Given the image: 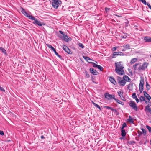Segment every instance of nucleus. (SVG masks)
<instances>
[{
  "instance_id": "1",
  "label": "nucleus",
  "mask_w": 151,
  "mask_h": 151,
  "mask_svg": "<svg viewBox=\"0 0 151 151\" xmlns=\"http://www.w3.org/2000/svg\"><path fill=\"white\" fill-rule=\"evenodd\" d=\"M122 62H116L115 63V70L116 73L119 75H123L125 74L123 70L124 67L121 65Z\"/></svg>"
},
{
  "instance_id": "2",
  "label": "nucleus",
  "mask_w": 151,
  "mask_h": 151,
  "mask_svg": "<svg viewBox=\"0 0 151 151\" xmlns=\"http://www.w3.org/2000/svg\"><path fill=\"white\" fill-rule=\"evenodd\" d=\"M21 12L24 16L28 17L29 19L31 20L35 19V17L30 14H31L30 12L29 13H27L22 7H21Z\"/></svg>"
},
{
  "instance_id": "3",
  "label": "nucleus",
  "mask_w": 151,
  "mask_h": 151,
  "mask_svg": "<svg viewBox=\"0 0 151 151\" xmlns=\"http://www.w3.org/2000/svg\"><path fill=\"white\" fill-rule=\"evenodd\" d=\"M62 3L61 1L59 0H52L51 4L53 8L57 9Z\"/></svg>"
},
{
  "instance_id": "4",
  "label": "nucleus",
  "mask_w": 151,
  "mask_h": 151,
  "mask_svg": "<svg viewBox=\"0 0 151 151\" xmlns=\"http://www.w3.org/2000/svg\"><path fill=\"white\" fill-rule=\"evenodd\" d=\"M129 106L135 111H138V109L137 106V105L134 101H131L129 103Z\"/></svg>"
},
{
  "instance_id": "5",
  "label": "nucleus",
  "mask_w": 151,
  "mask_h": 151,
  "mask_svg": "<svg viewBox=\"0 0 151 151\" xmlns=\"http://www.w3.org/2000/svg\"><path fill=\"white\" fill-rule=\"evenodd\" d=\"M46 45L48 47L51 49V50L54 51L56 55L58 57L60 58L61 59L62 58V56L58 54L56 52V50L55 48L53 47L52 45L48 44H46Z\"/></svg>"
},
{
  "instance_id": "6",
  "label": "nucleus",
  "mask_w": 151,
  "mask_h": 151,
  "mask_svg": "<svg viewBox=\"0 0 151 151\" xmlns=\"http://www.w3.org/2000/svg\"><path fill=\"white\" fill-rule=\"evenodd\" d=\"M32 20H34V22H33V23L35 25H37L40 26H42V25H45L44 23L42 22L38 21L37 19H36L35 17V19H32Z\"/></svg>"
},
{
  "instance_id": "7",
  "label": "nucleus",
  "mask_w": 151,
  "mask_h": 151,
  "mask_svg": "<svg viewBox=\"0 0 151 151\" xmlns=\"http://www.w3.org/2000/svg\"><path fill=\"white\" fill-rule=\"evenodd\" d=\"M148 65V63L146 62H144L142 65L139 66L138 67V69L139 70H144L147 68Z\"/></svg>"
},
{
  "instance_id": "8",
  "label": "nucleus",
  "mask_w": 151,
  "mask_h": 151,
  "mask_svg": "<svg viewBox=\"0 0 151 151\" xmlns=\"http://www.w3.org/2000/svg\"><path fill=\"white\" fill-rule=\"evenodd\" d=\"M104 96L105 98L109 100L113 99L114 100L115 99V95L114 94L111 95L108 93H106L104 94Z\"/></svg>"
},
{
  "instance_id": "9",
  "label": "nucleus",
  "mask_w": 151,
  "mask_h": 151,
  "mask_svg": "<svg viewBox=\"0 0 151 151\" xmlns=\"http://www.w3.org/2000/svg\"><path fill=\"white\" fill-rule=\"evenodd\" d=\"M63 50L68 54H71L72 53V51L66 46L63 45Z\"/></svg>"
},
{
  "instance_id": "10",
  "label": "nucleus",
  "mask_w": 151,
  "mask_h": 151,
  "mask_svg": "<svg viewBox=\"0 0 151 151\" xmlns=\"http://www.w3.org/2000/svg\"><path fill=\"white\" fill-rule=\"evenodd\" d=\"M144 83V78L142 77H141V80L140 81V83L139 84V89H143Z\"/></svg>"
},
{
  "instance_id": "11",
  "label": "nucleus",
  "mask_w": 151,
  "mask_h": 151,
  "mask_svg": "<svg viewBox=\"0 0 151 151\" xmlns=\"http://www.w3.org/2000/svg\"><path fill=\"white\" fill-rule=\"evenodd\" d=\"M109 78L110 82L114 85H116V82L114 78L111 76L109 77Z\"/></svg>"
},
{
  "instance_id": "12",
  "label": "nucleus",
  "mask_w": 151,
  "mask_h": 151,
  "mask_svg": "<svg viewBox=\"0 0 151 151\" xmlns=\"http://www.w3.org/2000/svg\"><path fill=\"white\" fill-rule=\"evenodd\" d=\"M89 71L92 74L94 75H96L99 73L96 70L92 68H90L89 69Z\"/></svg>"
},
{
  "instance_id": "13",
  "label": "nucleus",
  "mask_w": 151,
  "mask_h": 151,
  "mask_svg": "<svg viewBox=\"0 0 151 151\" xmlns=\"http://www.w3.org/2000/svg\"><path fill=\"white\" fill-rule=\"evenodd\" d=\"M144 95V96L149 101L151 99V97L147 93V92L145 91H143Z\"/></svg>"
},
{
  "instance_id": "14",
  "label": "nucleus",
  "mask_w": 151,
  "mask_h": 151,
  "mask_svg": "<svg viewBox=\"0 0 151 151\" xmlns=\"http://www.w3.org/2000/svg\"><path fill=\"white\" fill-rule=\"evenodd\" d=\"M123 79L124 80L127 82H130L131 81V79L127 75L124 76L123 77Z\"/></svg>"
},
{
  "instance_id": "15",
  "label": "nucleus",
  "mask_w": 151,
  "mask_h": 151,
  "mask_svg": "<svg viewBox=\"0 0 151 151\" xmlns=\"http://www.w3.org/2000/svg\"><path fill=\"white\" fill-rule=\"evenodd\" d=\"M144 40L146 42H151V37L146 36L144 37Z\"/></svg>"
},
{
  "instance_id": "16",
  "label": "nucleus",
  "mask_w": 151,
  "mask_h": 151,
  "mask_svg": "<svg viewBox=\"0 0 151 151\" xmlns=\"http://www.w3.org/2000/svg\"><path fill=\"white\" fill-rule=\"evenodd\" d=\"M145 111L147 110L148 112L150 113L151 114V109L149 105H147L145 106Z\"/></svg>"
},
{
  "instance_id": "17",
  "label": "nucleus",
  "mask_w": 151,
  "mask_h": 151,
  "mask_svg": "<svg viewBox=\"0 0 151 151\" xmlns=\"http://www.w3.org/2000/svg\"><path fill=\"white\" fill-rule=\"evenodd\" d=\"M127 121L131 123H134V119H133L130 116H129V118L127 119Z\"/></svg>"
},
{
  "instance_id": "18",
  "label": "nucleus",
  "mask_w": 151,
  "mask_h": 151,
  "mask_svg": "<svg viewBox=\"0 0 151 151\" xmlns=\"http://www.w3.org/2000/svg\"><path fill=\"white\" fill-rule=\"evenodd\" d=\"M119 85L124 86L126 84V82L124 81V80H122V81H119Z\"/></svg>"
},
{
  "instance_id": "19",
  "label": "nucleus",
  "mask_w": 151,
  "mask_h": 151,
  "mask_svg": "<svg viewBox=\"0 0 151 151\" xmlns=\"http://www.w3.org/2000/svg\"><path fill=\"white\" fill-rule=\"evenodd\" d=\"M121 135L123 137L125 136L126 135L125 130L124 129H121Z\"/></svg>"
},
{
  "instance_id": "20",
  "label": "nucleus",
  "mask_w": 151,
  "mask_h": 151,
  "mask_svg": "<svg viewBox=\"0 0 151 151\" xmlns=\"http://www.w3.org/2000/svg\"><path fill=\"white\" fill-rule=\"evenodd\" d=\"M0 50L1 51V52L3 53L4 55H7V52L6 50L2 47H0Z\"/></svg>"
},
{
  "instance_id": "21",
  "label": "nucleus",
  "mask_w": 151,
  "mask_h": 151,
  "mask_svg": "<svg viewBox=\"0 0 151 151\" xmlns=\"http://www.w3.org/2000/svg\"><path fill=\"white\" fill-rule=\"evenodd\" d=\"M145 96H141L139 98V100L140 101L142 102L143 101H145Z\"/></svg>"
},
{
  "instance_id": "22",
  "label": "nucleus",
  "mask_w": 151,
  "mask_h": 151,
  "mask_svg": "<svg viewBox=\"0 0 151 151\" xmlns=\"http://www.w3.org/2000/svg\"><path fill=\"white\" fill-rule=\"evenodd\" d=\"M92 103L93 104V105L95 107H97L100 110H101V108L97 104H96V103L94 102L93 101H92Z\"/></svg>"
},
{
  "instance_id": "23",
  "label": "nucleus",
  "mask_w": 151,
  "mask_h": 151,
  "mask_svg": "<svg viewBox=\"0 0 151 151\" xmlns=\"http://www.w3.org/2000/svg\"><path fill=\"white\" fill-rule=\"evenodd\" d=\"M114 100H115L118 103L122 105H123L124 104V103L123 102L115 98V99H114Z\"/></svg>"
},
{
  "instance_id": "24",
  "label": "nucleus",
  "mask_w": 151,
  "mask_h": 151,
  "mask_svg": "<svg viewBox=\"0 0 151 151\" xmlns=\"http://www.w3.org/2000/svg\"><path fill=\"white\" fill-rule=\"evenodd\" d=\"M63 40L64 41L66 42H68L69 41V40L71 39V38L68 36L67 37H65V36L63 37Z\"/></svg>"
},
{
  "instance_id": "25",
  "label": "nucleus",
  "mask_w": 151,
  "mask_h": 151,
  "mask_svg": "<svg viewBox=\"0 0 151 151\" xmlns=\"http://www.w3.org/2000/svg\"><path fill=\"white\" fill-rule=\"evenodd\" d=\"M123 47L126 50L129 49L131 48L129 45L128 44H127L125 46H123Z\"/></svg>"
},
{
  "instance_id": "26",
  "label": "nucleus",
  "mask_w": 151,
  "mask_h": 151,
  "mask_svg": "<svg viewBox=\"0 0 151 151\" xmlns=\"http://www.w3.org/2000/svg\"><path fill=\"white\" fill-rule=\"evenodd\" d=\"M137 59L136 58H133L132 59L131 61L130 62V64H132L134 63L137 61Z\"/></svg>"
},
{
  "instance_id": "27",
  "label": "nucleus",
  "mask_w": 151,
  "mask_h": 151,
  "mask_svg": "<svg viewBox=\"0 0 151 151\" xmlns=\"http://www.w3.org/2000/svg\"><path fill=\"white\" fill-rule=\"evenodd\" d=\"M124 34V35H123V34L121 35V37L123 39H126L127 37V33H123Z\"/></svg>"
},
{
  "instance_id": "28",
  "label": "nucleus",
  "mask_w": 151,
  "mask_h": 151,
  "mask_svg": "<svg viewBox=\"0 0 151 151\" xmlns=\"http://www.w3.org/2000/svg\"><path fill=\"white\" fill-rule=\"evenodd\" d=\"M118 52H114L111 57L112 58H114L116 57V55H119V54L118 53Z\"/></svg>"
},
{
  "instance_id": "29",
  "label": "nucleus",
  "mask_w": 151,
  "mask_h": 151,
  "mask_svg": "<svg viewBox=\"0 0 151 151\" xmlns=\"http://www.w3.org/2000/svg\"><path fill=\"white\" fill-rule=\"evenodd\" d=\"M83 57L84 58V59L86 60L87 61H88V60H92L93 61V60L92 59H91L90 58L88 57V56H83Z\"/></svg>"
},
{
  "instance_id": "30",
  "label": "nucleus",
  "mask_w": 151,
  "mask_h": 151,
  "mask_svg": "<svg viewBox=\"0 0 151 151\" xmlns=\"http://www.w3.org/2000/svg\"><path fill=\"white\" fill-rule=\"evenodd\" d=\"M105 108H106L107 109H110L112 111H115V112H116V110L115 109H113V108H112L111 107H109V106H105Z\"/></svg>"
},
{
  "instance_id": "31",
  "label": "nucleus",
  "mask_w": 151,
  "mask_h": 151,
  "mask_svg": "<svg viewBox=\"0 0 151 151\" xmlns=\"http://www.w3.org/2000/svg\"><path fill=\"white\" fill-rule=\"evenodd\" d=\"M146 87L147 91L150 89V86L147 81L146 82Z\"/></svg>"
},
{
  "instance_id": "32",
  "label": "nucleus",
  "mask_w": 151,
  "mask_h": 151,
  "mask_svg": "<svg viewBox=\"0 0 151 151\" xmlns=\"http://www.w3.org/2000/svg\"><path fill=\"white\" fill-rule=\"evenodd\" d=\"M59 32L60 33L62 34L63 37L65 36V37H68V36L67 35H65V33H64L61 30H59Z\"/></svg>"
},
{
  "instance_id": "33",
  "label": "nucleus",
  "mask_w": 151,
  "mask_h": 151,
  "mask_svg": "<svg viewBox=\"0 0 151 151\" xmlns=\"http://www.w3.org/2000/svg\"><path fill=\"white\" fill-rule=\"evenodd\" d=\"M139 63H136L134 65H133V67L134 68V69L135 70H137V66L139 65Z\"/></svg>"
},
{
  "instance_id": "34",
  "label": "nucleus",
  "mask_w": 151,
  "mask_h": 151,
  "mask_svg": "<svg viewBox=\"0 0 151 151\" xmlns=\"http://www.w3.org/2000/svg\"><path fill=\"white\" fill-rule=\"evenodd\" d=\"M89 63H90L92 64L93 65V66L95 68H97L98 66V65L96 64L94 62H89Z\"/></svg>"
},
{
  "instance_id": "35",
  "label": "nucleus",
  "mask_w": 151,
  "mask_h": 151,
  "mask_svg": "<svg viewBox=\"0 0 151 151\" xmlns=\"http://www.w3.org/2000/svg\"><path fill=\"white\" fill-rule=\"evenodd\" d=\"M133 83H130L129 85L127 86V88L129 90L130 87H132L133 86Z\"/></svg>"
},
{
  "instance_id": "36",
  "label": "nucleus",
  "mask_w": 151,
  "mask_h": 151,
  "mask_svg": "<svg viewBox=\"0 0 151 151\" xmlns=\"http://www.w3.org/2000/svg\"><path fill=\"white\" fill-rule=\"evenodd\" d=\"M127 127V124L126 123H124L123 124L122 127L121 128V129H124L126 127Z\"/></svg>"
},
{
  "instance_id": "37",
  "label": "nucleus",
  "mask_w": 151,
  "mask_h": 151,
  "mask_svg": "<svg viewBox=\"0 0 151 151\" xmlns=\"http://www.w3.org/2000/svg\"><path fill=\"white\" fill-rule=\"evenodd\" d=\"M117 93L118 94V95L119 96L121 97V96H122L123 92L122 91L121 92L120 91H119L117 92Z\"/></svg>"
},
{
  "instance_id": "38",
  "label": "nucleus",
  "mask_w": 151,
  "mask_h": 151,
  "mask_svg": "<svg viewBox=\"0 0 151 151\" xmlns=\"http://www.w3.org/2000/svg\"><path fill=\"white\" fill-rule=\"evenodd\" d=\"M146 127L148 129L149 132L151 133V127L148 125H147Z\"/></svg>"
},
{
  "instance_id": "39",
  "label": "nucleus",
  "mask_w": 151,
  "mask_h": 151,
  "mask_svg": "<svg viewBox=\"0 0 151 151\" xmlns=\"http://www.w3.org/2000/svg\"><path fill=\"white\" fill-rule=\"evenodd\" d=\"M97 68L99 69L101 71H102L103 70V68L101 65H98Z\"/></svg>"
},
{
  "instance_id": "40",
  "label": "nucleus",
  "mask_w": 151,
  "mask_h": 151,
  "mask_svg": "<svg viewBox=\"0 0 151 151\" xmlns=\"http://www.w3.org/2000/svg\"><path fill=\"white\" fill-rule=\"evenodd\" d=\"M132 97L133 99H135L137 98V96H136V93H133L132 95Z\"/></svg>"
},
{
  "instance_id": "41",
  "label": "nucleus",
  "mask_w": 151,
  "mask_h": 151,
  "mask_svg": "<svg viewBox=\"0 0 151 151\" xmlns=\"http://www.w3.org/2000/svg\"><path fill=\"white\" fill-rule=\"evenodd\" d=\"M86 77L87 78H88L90 77V76L88 73L86 71H85Z\"/></svg>"
},
{
  "instance_id": "42",
  "label": "nucleus",
  "mask_w": 151,
  "mask_h": 151,
  "mask_svg": "<svg viewBox=\"0 0 151 151\" xmlns=\"http://www.w3.org/2000/svg\"><path fill=\"white\" fill-rule=\"evenodd\" d=\"M122 78L121 77L119 76H117V81L118 83H119V81H122Z\"/></svg>"
},
{
  "instance_id": "43",
  "label": "nucleus",
  "mask_w": 151,
  "mask_h": 151,
  "mask_svg": "<svg viewBox=\"0 0 151 151\" xmlns=\"http://www.w3.org/2000/svg\"><path fill=\"white\" fill-rule=\"evenodd\" d=\"M141 130L144 135H145L146 134V130L143 128H142Z\"/></svg>"
},
{
  "instance_id": "44",
  "label": "nucleus",
  "mask_w": 151,
  "mask_h": 151,
  "mask_svg": "<svg viewBox=\"0 0 151 151\" xmlns=\"http://www.w3.org/2000/svg\"><path fill=\"white\" fill-rule=\"evenodd\" d=\"M139 1H141L142 3L145 5H146L147 2H146L145 0H139Z\"/></svg>"
},
{
  "instance_id": "45",
  "label": "nucleus",
  "mask_w": 151,
  "mask_h": 151,
  "mask_svg": "<svg viewBox=\"0 0 151 151\" xmlns=\"http://www.w3.org/2000/svg\"><path fill=\"white\" fill-rule=\"evenodd\" d=\"M78 46L81 47L82 48H83L84 47V46L81 43H79L78 44Z\"/></svg>"
},
{
  "instance_id": "46",
  "label": "nucleus",
  "mask_w": 151,
  "mask_h": 151,
  "mask_svg": "<svg viewBox=\"0 0 151 151\" xmlns=\"http://www.w3.org/2000/svg\"><path fill=\"white\" fill-rule=\"evenodd\" d=\"M118 53L119 54V55H124V54L121 52H118Z\"/></svg>"
},
{
  "instance_id": "47",
  "label": "nucleus",
  "mask_w": 151,
  "mask_h": 151,
  "mask_svg": "<svg viewBox=\"0 0 151 151\" xmlns=\"http://www.w3.org/2000/svg\"><path fill=\"white\" fill-rule=\"evenodd\" d=\"M146 5H147L148 8L151 10V6L149 3L147 2Z\"/></svg>"
},
{
  "instance_id": "48",
  "label": "nucleus",
  "mask_w": 151,
  "mask_h": 151,
  "mask_svg": "<svg viewBox=\"0 0 151 151\" xmlns=\"http://www.w3.org/2000/svg\"><path fill=\"white\" fill-rule=\"evenodd\" d=\"M105 9L106 13H107L108 11L110 9V8L107 7H105Z\"/></svg>"
},
{
  "instance_id": "49",
  "label": "nucleus",
  "mask_w": 151,
  "mask_h": 151,
  "mask_svg": "<svg viewBox=\"0 0 151 151\" xmlns=\"http://www.w3.org/2000/svg\"><path fill=\"white\" fill-rule=\"evenodd\" d=\"M0 90L3 92H5V90L1 87H0Z\"/></svg>"
},
{
  "instance_id": "50",
  "label": "nucleus",
  "mask_w": 151,
  "mask_h": 151,
  "mask_svg": "<svg viewBox=\"0 0 151 151\" xmlns=\"http://www.w3.org/2000/svg\"><path fill=\"white\" fill-rule=\"evenodd\" d=\"M4 132L2 130H0V135H4Z\"/></svg>"
},
{
  "instance_id": "51",
  "label": "nucleus",
  "mask_w": 151,
  "mask_h": 151,
  "mask_svg": "<svg viewBox=\"0 0 151 151\" xmlns=\"http://www.w3.org/2000/svg\"><path fill=\"white\" fill-rule=\"evenodd\" d=\"M45 136H46V135H42L41 136L40 138L41 139H44L45 138Z\"/></svg>"
},
{
  "instance_id": "52",
  "label": "nucleus",
  "mask_w": 151,
  "mask_h": 151,
  "mask_svg": "<svg viewBox=\"0 0 151 151\" xmlns=\"http://www.w3.org/2000/svg\"><path fill=\"white\" fill-rule=\"evenodd\" d=\"M116 48H117L116 47H114L112 48V50L113 51H115L116 50Z\"/></svg>"
},
{
  "instance_id": "53",
  "label": "nucleus",
  "mask_w": 151,
  "mask_h": 151,
  "mask_svg": "<svg viewBox=\"0 0 151 151\" xmlns=\"http://www.w3.org/2000/svg\"><path fill=\"white\" fill-rule=\"evenodd\" d=\"M135 99L137 103H138L139 101V99L137 98H137H136Z\"/></svg>"
},
{
  "instance_id": "54",
  "label": "nucleus",
  "mask_w": 151,
  "mask_h": 151,
  "mask_svg": "<svg viewBox=\"0 0 151 151\" xmlns=\"http://www.w3.org/2000/svg\"><path fill=\"white\" fill-rule=\"evenodd\" d=\"M127 143L129 145H132L133 143H134L135 142H127Z\"/></svg>"
},
{
  "instance_id": "55",
  "label": "nucleus",
  "mask_w": 151,
  "mask_h": 151,
  "mask_svg": "<svg viewBox=\"0 0 151 151\" xmlns=\"http://www.w3.org/2000/svg\"><path fill=\"white\" fill-rule=\"evenodd\" d=\"M138 133L139 135H140L142 134V132L141 131H138Z\"/></svg>"
},
{
  "instance_id": "56",
  "label": "nucleus",
  "mask_w": 151,
  "mask_h": 151,
  "mask_svg": "<svg viewBox=\"0 0 151 151\" xmlns=\"http://www.w3.org/2000/svg\"><path fill=\"white\" fill-rule=\"evenodd\" d=\"M143 89H139V91H140V93H141L142 92Z\"/></svg>"
},
{
  "instance_id": "57",
  "label": "nucleus",
  "mask_w": 151,
  "mask_h": 151,
  "mask_svg": "<svg viewBox=\"0 0 151 151\" xmlns=\"http://www.w3.org/2000/svg\"><path fill=\"white\" fill-rule=\"evenodd\" d=\"M126 50L125 49V48H124V49H122V51H125Z\"/></svg>"
},
{
  "instance_id": "58",
  "label": "nucleus",
  "mask_w": 151,
  "mask_h": 151,
  "mask_svg": "<svg viewBox=\"0 0 151 151\" xmlns=\"http://www.w3.org/2000/svg\"><path fill=\"white\" fill-rule=\"evenodd\" d=\"M144 101L145 102V103H146L147 104H148V103H149V101L147 102V101L146 100H145V101Z\"/></svg>"
},
{
  "instance_id": "59",
  "label": "nucleus",
  "mask_w": 151,
  "mask_h": 151,
  "mask_svg": "<svg viewBox=\"0 0 151 151\" xmlns=\"http://www.w3.org/2000/svg\"><path fill=\"white\" fill-rule=\"evenodd\" d=\"M94 79V78H93V77H92V80L93 81V82H94L93 81V80Z\"/></svg>"
},
{
  "instance_id": "60",
  "label": "nucleus",
  "mask_w": 151,
  "mask_h": 151,
  "mask_svg": "<svg viewBox=\"0 0 151 151\" xmlns=\"http://www.w3.org/2000/svg\"><path fill=\"white\" fill-rule=\"evenodd\" d=\"M129 23V22L128 21H127V22H126L125 23L127 24H128Z\"/></svg>"
},
{
  "instance_id": "61",
  "label": "nucleus",
  "mask_w": 151,
  "mask_h": 151,
  "mask_svg": "<svg viewBox=\"0 0 151 151\" xmlns=\"http://www.w3.org/2000/svg\"><path fill=\"white\" fill-rule=\"evenodd\" d=\"M8 142H10V140H8Z\"/></svg>"
},
{
  "instance_id": "62",
  "label": "nucleus",
  "mask_w": 151,
  "mask_h": 151,
  "mask_svg": "<svg viewBox=\"0 0 151 151\" xmlns=\"http://www.w3.org/2000/svg\"><path fill=\"white\" fill-rule=\"evenodd\" d=\"M139 94H137V95L139 96Z\"/></svg>"
},
{
  "instance_id": "63",
  "label": "nucleus",
  "mask_w": 151,
  "mask_h": 151,
  "mask_svg": "<svg viewBox=\"0 0 151 151\" xmlns=\"http://www.w3.org/2000/svg\"><path fill=\"white\" fill-rule=\"evenodd\" d=\"M77 137V136H76L75 137L76 138V137Z\"/></svg>"
},
{
  "instance_id": "64",
  "label": "nucleus",
  "mask_w": 151,
  "mask_h": 151,
  "mask_svg": "<svg viewBox=\"0 0 151 151\" xmlns=\"http://www.w3.org/2000/svg\"><path fill=\"white\" fill-rule=\"evenodd\" d=\"M150 58H151V55L150 56Z\"/></svg>"
}]
</instances>
